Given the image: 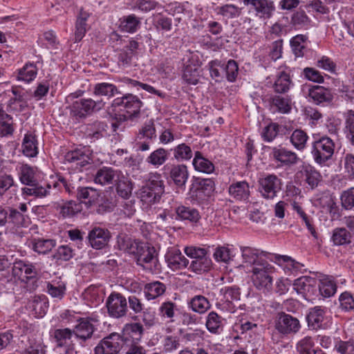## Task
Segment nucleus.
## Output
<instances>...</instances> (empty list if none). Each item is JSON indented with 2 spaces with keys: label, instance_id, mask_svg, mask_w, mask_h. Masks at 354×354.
I'll use <instances>...</instances> for the list:
<instances>
[{
  "label": "nucleus",
  "instance_id": "obj_51",
  "mask_svg": "<svg viewBox=\"0 0 354 354\" xmlns=\"http://www.w3.org/2000/svg\"><path fill=\"white\" fill-rule=\"evenodd\" d=\"M14 131L12 118L3 112L0 111V133L2 136H8Z\"/></svg>",
  "mask_w": 354,
  "mask_h": 354
},
{
  "label": "nucleus",
  "instance_id": "obj_8",
  "mask_svg": "<svg viewBox=\"0 0 354 354\" xmlns=\"http://www.w3.org/2000/svg\"><path fill=\"white\" fill-rule=\"evenodd\" d=\"M274 328L282 335H289L297 333L301 328V324L296 317L281 313L278 314L274 320Z\"/></svg>",
  "mask_w": 354,
  "mask_h": 354
},
{
  "label": "nucleus",
  "instance_id": "obj_29",
  "mask_svg": "<svg viewBox=\"0 0 354 354\" xmlns=\"http://www.w3.org/2000/svg\"><path fill=\"white\" fill-rule=\"evenodd\" d=\"M38 68L36 64L28 62L18 70L17 79L19 81L29 84L36 78Z\"/></svg>",
  "mask_w": 354,
  "mask_h": 354
},
{
  "label": "nucleus",
  "instance_id": "obj_49",
  "mask_svg": "<svg viewBox=\"0 0 354 354\" xmlns=\"http://www.w3.org/2000/svg\"><path fill=\"white\" fill-rule=\"evenodd\" d=\"M189 306L193 311L202 314L209 308L210 304L204 296L196 295L191 299Z\"/></svg>",
  "mask_w": 354,
  "mask_h": 354
},
{
  "label": "nucleus",
  "instance_id": "obj_27",
  "mask_svg": "<svg viewBox=\"0 0 354 354\" xmlns=\"http://www.w3.org/2000/svg\"><path fill=\"white\" fill-rule=\"evenodd\" d=\"M175 218L196 223L201 219V215L197 209L193 207L181 205L176 208Z\"/></svg>",
  "mask_w": 354,
  "mask_h": 354
},
{
  "label": "nucleus",
  "instance_id": "obj_43",
  "mask_svg": "<svg viewBox=\"0 0 354 354\" xmlns=\"http://www.w3.org/2000/svg\"><path fill=\"white\" fill-rule=\"evenodd\" d=\"M337 286L330 277H324L320 280L319 291L324 297H330L336 292Z\"/></svg>",
  "mask_w": 354,
  "mask_h": 354
},
{
  "label": "nucleus",
  "instance_id": "obj_37",
  "mask_svg": "<svg viewBox=\"0 0 354 354\" xmlns=\"http://www.w3.org/2000/svg\"><path fill=\"white\" fill-rule=\"evenodd\" d=\"M166 290L165 285L160 281H153L145 286V295L148 300L154 299L162 295Z\"/></svg>",
  "mask_w": 354,
  "mask_h": 354
},
{
  "label": "nucleus",
  "instance_id": "obj_52",
  "mask_svg": "<svg viewBox=\"0 0 354 354\" xmlns=\"http://www.w3.org/2000/svg\"><path fill=\"white\" fill-rule=\"evenodd\" d=\"M145 186H149L154 192L160 194L164 192V182L161 175L158 172H152L149 174L147 182Z\"/></svg>",
  "mask_w": 354,
  "mask_h": 354
},
{
  "label": "nucleus",
  "instance_id": "obj_31",
  "mask_svg": "<svg viewBox=\"0 0 354 354\" xmlns=\"http://www.w3.org/2000/svg\"><path fill=\"white\" fill-rule=\"evenodd\" d=\"M187 167L184 165H173L170 170V178L178 187L184 186L188 179Z\"/></svg>",
  "mask_w": 354,
  "mask_h": 354
},
{
  "label": "nucleus",
  "instance_id": "obj_19",
  "mask_svg": "<svg viewBox=\"0 0 354 354\" xmlns=\"http://www.w3.org/2000/svg\"><path fill=\"white\" fill-rule=\"evenodd\" d=\"M142 334L143 327L140 324H127L123 327L120 335L121 340L125 343L138 344L140 341Z\"/></svg>",
  "mask_w": 354,
  "mask_h": 354
},
{
  "label": "nucleus",
  "instance_id": "obj_58",
  "mask_svg": "<svg viewBox=\"0 0 354 354\" xmlns=\"http://www.w3.org/2000/svg\"><path fill=\"white\" fill-rule=\"evenodd\" d=\"M55 241L53 239H38L35 241L33 250L39 254H46L55 246Z\"/></svg>",
  "mask_w": 354,
  "mask_h": 354
},
{
  "label": "nucleus",
  "instance_id": "obj_56",
  "mask_svg": "<svg viewBox=\"0 0 354 354\" xmlns=\"http://www.w3.org/2000/svg\"><path fill=\"white\" fill-rule=\"evenodd\" d=\"M211 77L216 82L221 81L224 77V64L215 59L208 63Z\"/></svg>",
  "mask_w": 354,
  "mask_h": 354
},
{
  "label": "nucleus",
  "instance_id": "obj_1",
  "mask_svg": "<svg viewBox=\"0 0 354 354\" xmlns=\"http://www.w3.org/2000/svg\"><path fill=\"white\" fill-rule=\"evenodd\" d=\"M129 252L134 254L137 263L150 272L158 270V261L155 249L145 243L133 241L129 247Z\"/></svg>",
  "mask_w": 354,
  "mask_h": 354
},
{
  "label": "nucleus",
  "instance_id": "obj_59",
  "mask_svg": "<svg viewBox=\"0 0 354 354\" xmlns=\"http://www.w3.org/2000/svg\"><path fill=\"white\" fill-rule=\"evenodd\" d=\"M218 14L226 19L239 17L241 14V8L233 4H226L218 8Z\"/></svg>",
  "mask_w": 354,
  "mask_h": 354
},
{
  "label": "nucleus",
  "instance_id": "obj_18",
  "mask_svg": "<svg viewBox=\"0 0 354 354\" xmlns=\"http://www.w3.org/2000/svg\"><path fill=\"white\" fill-rule=\"evenodd\" d=\"M299 174L302 180L311 189L316 188L322 180L319 171L310 165L304 164Z\"/></svg>",
  "mask_w": 354,
  "mask_h": 354
},
{
  "label": "nucleus",
  "instance_id": "obj_48",
  "mask_svg": "<svg viewBox=\"0 0 354 354\" xmlns=\"http://www.w3.org/2000/svg\"><path fill=\"white\" fill-rule=\"evenodd\" d=\"M160 194L154 192V190L149 188V186H143L140 193L141 201L146 204L147 206L156 203L160 198Z\"/></svg>",
  "mask_w": 354,
  "mask_h": 354
},
{
  "label": "nucleus",
  "instance_id": "obj_23",
  "mask_svg": "<svg viewBox=\"0 0 354 354\" xmlns=\"http://www.w3.org/2000/svg\"><path fill=\"white\" fill-rule=\"evenodd\" d=\"M78 322L79 323L73 330V335H75L77 339L85 342L86 339L91 337L94 331L93 326L91 322L86 318H80Z\"/></svg>",
  "mask_w": 354,
  "mask_h": 354
},
{
  "label": "nucleus",
  "instance_id": "obj_14",
  "mask_svg": "<svg viewBox=\"0 0 354 354\" xmlns=\"http://www.w3.org/2000/svg\"><path fill=\"white\" fill-rule=\"evenodd\" d=\"M269 259L281 267L287 274H296L304 267L303 264L287 255L272 254Z\"/></svg>",
  "mask_w": 354,
  "mask_h": 354
},
{
  "label": "nucleus",
  "instance_id": "obj_40",
  "mask_svg": "<svg viewBox=\"0 0 354 354\" xmlns=\"http://www.w3.org/2000/svg\"><path fill=\"white\" fill-rule=\"evenodd\" d=\"M168 159V153L163 148H158L150 153L147 158L146 162L158 168L162 165Z\"/></svg>",
  "mask_w": 354,
  "mask_h": 354
},
{
  "label": "nucleus",
  "instance_id": "obj_4",
  "mask_svg": "<svg viewBox=\"0 0 354 354\" xmlns=\"http://www.w3.org/2000/svg\"><path fill=\"white\" fill-rule=\"evenodd\" d=\"M243 3L249 7L250 12L264 22L270 19L275 11L274 3L270 0H243Z\"/></svg>",
  "mask_w": 354,
  "mask_h": 354
},
{
  "label": "nucleus",
  "instance_id": "obj_33",
  "mask_svg": "<svg viewBox=\"0 0 354 354\" xmlns=\"http://www.w3.org/2000/svg\"><path fill=\"white\" fill-rule=\"evenodd\" d=\"M270 107L274 111L288 113L292 109L291 100L288 97L274 95L270 99Z\"/></svg>",
  "mask_w": 354,
  "mask_h": 354
},
{
  "label": "nucleus",
  "instance_id": "obj_41",
  "mask_svg": "<svg viewBox=\"0 0 354 354\" xmlns=\"http://www.w3.org/2000/svg\"><path fill=\"white\" fill-rule=\"evenodd\" d=\"M73 335V330L67 328L56 329L53 333L57 346L59 347L69 346Z\"/></svg>",
  "mask_w": 354,
  "mask_h": 354
},
{
  "label": "nucleus",
  "instance_id": "obj_35",
  "mask_svg": "<svg viewBox=\"0 0 354 354\" xmlns=\"http://www.w3.org/2000/svg\"><path fill=\"white\" fill-rule=\"evenodd\" d=\"M351 232L345 227H336L333 230L330 238L335 245H345L351 243Z\"/></svg>",
  "mask_w": 354,
  "mask_h": 354
},
{
  "label": "nucleus",
  "instance_id": "obj_32",
  "mask_svg": "<svg viewBox=\"0 0 354 354\" xmlns=\"http://www.w3.org/2000/svg\"><path fill=\"white\" fill-rule=\"evenodd\" d=\"M294 84L290 79V75L284 71L279 72L277 75L273 88L276 93H287Z\"/></svg>",
  "mask_w": 354,
  "mask_h": 354
},
{
  "label": "nucleus",
  "instance_id": "obj_57",
  "mask_svg": "<svg viewBox=\"0 0 354 354\" xmlns=\"http://www.w3.org/2000/svg\"><path fill=\"white\" fill-rule=\"evenodd\" d=\"M176 305L171 301L163 302L159 307V315L163 319H168L169 322H174Z\"/></svg>",
  "mask_w": 354,
  "mask_h": 354
},
{
  "label": "nucleus",
  "instance_id": "obj_62",
  "mask_svg": "<svg viewBox=\"0 0 354 354\" xmlns=\"http://www.w3.org/2000/svg\"><path fill=\"white\" fill-rule=\"evenodd\" d=\"M21 270L24 273L25 282L30 279L35 277L37 275V270L34 266L31 264H26L22 261L15 263V272Z\"/></svg>",
  "mask_w": 354,
  "mask_h": 354
},
{
  "label": "nucleus",
  "instance_id": "obj_22",
  "mask_svg": "<svg viewBox=\"0 0 354 354\" xmlns=\"http://www.w3.org/2000/svg\"><path fill=\"white\" fill-rule=\"evenodd\" d=\"M308 96L309 101H311L317 104L324 102H330L333 100V95L331 92L321 86H313L308 88Z\"/></svg>",
  "mask_w": 354,
  "mask_h": 354
},
{
  "label": "nucleus",
  "instance_id": "obj_6",
  "mask_svg": "<svg viewBox=\"0 0 354 354\" xmlns=\"http://www.w3.org/2000/svg\"><path fill=\"white\" fill-rule=\"evenodd\" d=\"M142 105L141 100L136 95L127 94L121 97L115 98L113 102L114 107H119L120 110L124 111L128 114L127 118L137 115Z\"/></svg>",
  "mask_w": 354,
  "mask_h": 354
},
{
  "label": "nucleus",
  "instance_id": "obj_26",
  "mask_svg": "<svg viewBox=\"0 0 354 354\" xmlns=\"http://www.w3.org/2000/svg\"><path fill=\"white\" fill-rule=\"evenodd\" d=\"M325 311L320 306H315L309 310L307 315V322L313 329L324 327Z\"/></svg>",
  "mask_w": 354,
  "mask_h": 354
},
{
  "label": "nucleus",
  "instance_id": "obj_13",
  "mask_svg": "<svg viewBox=\"0 0 354 354\" xmlns=\"http://www.w3.org/2000/svg\"><path fill=\"white\" fill-rule=\"evenodd\" d=\"M294 289L307 300L312 299L317 292V280L311 277H301L295 281Z\"/></svg>",
  "mask_w": 354,
  "mask_h": 354
},
{
  "label": "nucleus",
  "instance_id": "obj_55",
  "mask_svg": "<svg viewBox=\"0 0 354 354\" xmlns=\"http://www.w3.org/2000/svg\"><path fill=\"white\" fill-rule=\"evenodd\" d=\"M183 63L184 67L200 68L201 61L199 52L187 50L183 58Z\"/></svg>",
  "mask_w": 354,
  "mask_h": 354
},
{
  "label": "nucleus",
  "instance_id": "obj_60",
  "mask_svg": "<svg viewBox=\"0 0 354 354\" xmlns=\"http://www.w3.org/2000/svg\"><path fill=\"white\" fill-rule=\"evenodd\" d=\"M292 24L299 28L308 29L310 26V19L304 11H297L292 17Z\"/></svg>",
  "mask_w": 354,
  "mask_h": 354
},
{
  "label": "nucleus",
  "instance_id": "obj_2",
  "mask_svg": "<svg viewBox=\"0 0 354 354\" xmlns=\"http://www.w3.org/2000/svg\"><path fill=\"white\" fill-rule=\"evenodd\" d=\"M273 266L267 261L260 262L253 266L250 271L254 287L263 292H269L272 286V278L270 274L273 272Z\"/></svg>",
  "mask_w": 354,
  "mask_h": 354
},
{
  "label": "nucleus",
  "instance_id": "obj_21",
  "mask_svg": "<svg viewBox=\"0 0 354 354\" xmlns=\"http://www.w3.org/2000/svg\"><path fill=\"white\" fill-rule=\"evenodd\" d=\"M228 193L236 201H246L250 195V185L245 180L233 183L228 187Z\"/></svg>",
  "mask_w": 354,
  "mask_h": 354
},
{
  "label": "nucleus",
  "instance_id": "obj_46",
  "mask_svg": "<svg viewBox=\"0 0 354 354\" xmlns=\"http://www.w3.org/2000/svg\"><path fill=\"white\" fill-rule=\"evenodd\" d=\"M308 140L307 133L301 129L295 130L290 137L291 144L296 149L299 151L306 148Z\"/></svg>",
  "mask_w": 354,
  "mask_h": 354
},
{
  "label": "nucleus",
  "instance_id": "obj_7",
  "mask_svg": "<svg viewBox=\"0 0 354 354\" xmlns=\"http://www.w3.org/2000/svg\"><path fill=\"white\" fill-rule=\"evenodd\" d=\"M281 189V179L276 175L269 174L259 180V192L266 199H273Z\"/></svg>",
  "mask_w": 354,
  "mask_h": 354
},
{
  "label": "nucleus",
  "instance_id": "obj_12",
  "mask_svg": "<svg viewBox=\"0 0 354 354\" xmlns=\"http://www.w3.org/2000/svg\"><path fill=\"white\" fill-rule=\"evenodd\" d=\"M270 157L281 167L296 164L299 160L295 152L281 146L273 147Z\"/></svg>",
  "mask_w": 354,
  "mask_h": 354
},
{
  "label": "nucleus",
  "instance_id": "obj_38",
  "mask_svg": "<svg viewBox=\"0 0 354 354\" xmlns=\"http://www.w3.org/2000/svg\"><path fill=\"white\" fill-rule=\"evenodd\" d=\"M290 46L296 57H303L308 47L307 37L303 35H297L290 39Z\"/></svg>",
  "mask_w": 354,
  "mask_h": 354
},
{
  "label": "nucleus",
  "instance_id": "obj_64",
  "mask_svg": "<svg viewBox=\"0 0 354 354\" xmlns=\"http://www.w3.org/2000/svg\"><path fill=\"white\" fill-rule=\"evenodd\" d=\"M335 350L339 354H354V339L336 342Z\"/></svg>",
  "mask_w": 354,
  "mask_h": 354
},
{
  "label": "nucleus",
  "instance_id": "obj_50",
  "mask_svg": "<svg viewBox=\"0 0 354 354\" xmlns=\"http://www.w3.org/2000/svg\"><path fill=\"white\" fill-rule=\"evenodd\" d=\"M174 157L178 161H185L190 160L193 156L191 147L185 143H182L174 149Z\"/></svg>",
  "mask_w": 354,
  "mask_h": 354
},
{
  "label": "nucleus",
  "instance_id": "obj_34",
  "mask_svg": "<svg viewBox=\"0 0 354 354\" xmlns=\"http://www.w3.org/2000/svg\"><path fill=\"white\" fill-rule=\"evenodd\" d=\"M116 190L118 194L124 198H128L132 192L133 185L128 177L125 176L121 171L115 179Z\"/></svg>",
  "mask_w": 354,
  "mask_h": 354
},
{
  "label": "nucleus",
  "instance_id": "obj_30",
  "mask_svg": "<svg viewBox=\"0 0 354 354\" xmlns=\"http://www.w3.org/2000/svg\"><path fill=\"white\" fill-rule=\"evenodd\" d=\"M192 165L195 170L205 173L212 174L214 171V164L207 158H205L200 151H196Z\"/></svg>",
  "mask_w": 354,
  "mask_h": 354
},
{
  "label": "nucleus",
  "instance_id": "obj_16",
  "mask_svg": "<svg viewBox=\"0 0 354 354\" xmlns=\"http://www.w3.org/2000/svg\"><path fill=\"white\" fill-rule=\"evenodd\" d=\"M241 251L243 258V263L246 266H250V269L256 264L260 262H266L263 257L269 259L271 254H268L264 251H261L257 248L243 246L241 247Z\"/></svg>",
  "mask_w": 354,
  "mask_h": 354
},
{
  "label": "nucleus",
  "instance_id": "obj_44",
  "mask_svg": "<svg viewBox=\"0 0 354 354\" xmlns=\"http://www.w3.org/2000/svg\"><path fill=\"white\" fill-rule=\"evenodd\" d=\"M212 266V260L207 256L192 261L189 269L195 273L207 272Z\"/></svg>",
  "mask_w": 354,
  "mask_h": 354
},
{
  "label": "nucleus",
  "instance_id": "obj_61",
  "mask_svg": "<svg viewBox=\"0 0 354 354\" xmlns=\"http://www.w3.org/2000/svg\"><path fill=\"white\" fill-rule=\"evenodd\" d=\"M281 127L277 123H270L267 125L261 132L264 141L272 142L278 135Z\"/></svg>",
  "mask_w": 354,
  "mask_h": 354
},
{
  "label": "nucleus",
  "instance_id": "obj_47",
  "mask_svg": "<svg viewBox=\"0 0 354 354\" xmlns=\"http://www.w3.org/2000/svg\"><path fill=\"white\" fill-rule=\"evenodd\" d=\"M118 93L117 87L114 84L107 82L96 84L93 88V94L95 95H103L111 97L115 93Z\"/></svg>",
  "mask_w": 354,
  "mask_h": 354
},
{
  "label": "nucleus",
  "instance_id": "obj_42",
  "mask_svg": "<svg viewBox=\"0 0 354 354\" xmlns=\"http://www.w3.org/2000/svg\"><path fill=\"white\" fill-rule=\"evenodd\" d=\"M60 214L64 217H71L80 212L82 206L80 203L74 201H68L59 204Z\"/></svg>",
  "mask_w": 354,
  "mask_h": 354
},
{
  "label": "nucleus",
  "instance_id": "obj_17",
  "mask_svg": "<svg viewBox=\"0 0 354 354\" xmlns=\"http://www.w3.org/2000/svg\"><path fill=\"white\" fill-rule=\"evenodd\" d=\"M110 239L109 231L100 227L93 228L88 235L90 245L96 250H100L106 246Z\"/></svg>",
  "mask_w": 354,
  "mask_h": 354
},
{
  "label": "nucleus",
  "instance_id": "obj_3",
  "mask_svg": "<svg viewBox=\"0 0 354 354\" xmlns=\"http://www.w3.org/2000/svg\"><path fill=\"white\" fill-rule=\"evenodd\" d=\"M91 151L86 147H82L70 150L64 156V163L69 164L72 167L78 171L91 163Z\"/></svg>",
  "mask_w": 354,
  "mask_h": 354
},
{
  "label": "nucleus",
  "instance_id": "obj_54",
  "mask_svg": "<svg viewBox=\"0 0 354 354\" xmlns=\"http://www.w3.org/2000/svg\"><path fill=\"white\" fill-rule=\"evenodd\" d=\"M201 76L200 68L184 67L183 80L188 84L196 85Z\"/></svg>",
  "mask_w": 354,
  "mask_h": 354
},
{
  "label": "nucleus",
  "instance_id": "obj_5",
  "mask_svg": "<svg viewBox=\"0 0 354 354\" xmlns=\"http://www.w3.org/2000/svg\"><path fill=\"white\" fill-rule=\"evenodd\" d=\"M334 147L333 140L327 136H323L315 141L312 149L315 161L320 165L324 163L333 156Z\"/></svg>",
  "mask_w": 354,
  "mask_h": 354
},
{
  "label": "nucleus",
  "instance_id": "obj_11",
  "mask_svg": "<svg viewBox=\"0 0 354 354\" xmlns=\"http://www.w3.org/2000/svg\"><path fill=\"white\" fill-rule=\"evenodd\" d=\"M121 337L112 333L102 339L94 349L95 354H116L121 348Z\"/></svg>",
  "mask_w": 354,
  "mask_h": 354
},
{
  "label": "nucleus",
  "instance_id": "obj_28",
  "mask_svg": "<svg viewBox=\"0 0 354 354\" xmlns=\"http://www.w3.org/2000/svg\"><path fill=\"white\" fill-rule=\"evenodd\" d=\"M20 182L26 185L32 186L36 183L35 170L26 164H19L16 168Z\"/></svg>",
  "mask_w": 354,
  "mask_h": 354
},
{
  "label": "nucleus",
  "instance_id": "obj_15",
  "mask_svg": "<svg viewBox=\"0 0 354 354\" xmlns=\"http://www.w3.org/2000/svg\"><path fill=\"white\" fill-rule=\"evenodd\" d=\"M165 257L167 266L173 271L185 269L189 265V260L176 247L168 248Z\"/></svg>",
  "mask_w": 354,
  "mask_h": 354
},
{
  "label": "nucleus",
  "instance_id": "obj_10",
  "mask_svg": "<svg viewBox=\"0 0 354 354\" xmlns=\"http://www.w3.org/2000/svg\"><path fill=\"white\" fill-rule=\"evenodd\" d=\"M106 305L108 313L112 317L120 318L127 313V299L120 293H111L106 299Z\"/></svg>",
  "mask_w": 354,
  "mask_h": 354
},
{
  "label": "nucleus",
  "instance_id": "obj_25",
  "mask_svg": "<svg viewBox=\"0 0 354 354\" xmlns=\"http://www.w3.org/2000/svg\"><path fill=\"white\" fill-rule=\"evenodd\" d=\"M120 171L114 170L111 167H103L99 169L95 175L94 181L95 183L105 185L115 182V179L120 175Z\"/></svg>",
  "mask_w": 354,
  "mask_h": 354
},
{
  "label": "nucleus",
  "instance_id": "obj_24",
  "mask_svg": "<svg viewBox=\"0 0 354 354\" xmlns=\"http://www.w3.org/2000/svg\"><path fill=\"white\" fill-rule=\"evenodd\" d=\"M140 25L141 19L134 14L123 16L119 19V28L123 32L134 33Z\"/></svg>",
  "mask_w": 354,
  "mask_h": 354
},
{
  "label": "nucleus",
  "instance_id": "obj_9",
  "mask_svg": "<svg viewBox=\"0 0 354 354\" xmlns=\"http://www.w3.org/2000/svg\"><path fill=\"white\" fill-rule=\"evenodd\" d=\"M102 101L95 102L93 100L81 99L74 102L71 107V115L76 118H85L89 115L97 106L100 109L103 106Z\"/></svg>",
  "mask_w": 354,
  "mask_h": 354
},
{
  "label": "nucleus",
  "instance_id": "obj_63",
  "mask_svg": "<svg viewBox=\"0 0 354 354\" xmlns=\"http://www.w3.org/2000/svg\"><path fill=\"white\" fill-rule=\"evenodd\" d=\"M220 293L226 301L232 302L240 299L239 288L234 286H225L221 288Z\"/></svg>",
  "mask_w": 354,
  "mask_h": 354
},
{
  "label": "nucleus",
  "instance_id": "obj_53",
  "mask_svg": "<svg viewBox=\"0 0 354 354\" xmlns=\"http://www.w3.org/2000/svg\"><path fill=\"white\" fill-rule=\"evenodd\" d=\"M83 297L90 306H96L102 301V297L99 295V288L94 286L88 287L84 290Z\"/></svg>",
  "mask_w": 354,
  "mask_h": 354
},
{
  "label": "nucleus",
  "instance_id": "obj_36",
  "mask_svg": "<svg viewBox=\"0 0 354 354\" xmlns=\"http://www.w3.org/2000/svg\"><path fill=\"white\" fill-rule=\"evenodd\" d=\"M207 329L214 334H219L223 330V319L215 312H210L206 318Z\"/></svg>",
  "mask_w": 354,
  "mask_h": 354
},
{
  "label": "nucleus",
  "instance_id": "obj_45",
  "mask_svg": "<svg viewBox=\"0 0 354 354\" xmlns=\"http://www.w3.org/2000/svg\"><path fill=\"white\" fill-rule=\"evenodd\" d=\"M235 255L232 245L218 246L213 254L214 258L218 262L227 263Z\"/></svg>",
  "mask_w": 354,
  "mask_h": 354
},
{
  "label": "nucleus",
  "instance_id": "obj_20",
  "mask_svg": "<svg viewBox=\"0 0 354 354\" xmlns=\"http://www.w3.org/2000/svg\"><path fill=\"white\" fill-rule=\"evenodd\" d=\"M102 193L99 190L90 187H81L78 189L77 197L88 207L100 205L102 199Z\"/></svg>",
  "mask_w": 354,
  "mask_h": 354
},
{
  "label": "nucleus",
  "instance_id": "obj_39",
  "mask_svg": "<svg viewBox=\"0 0 354 354\" xmlns=\"http://www.w3.org/2000/svg\"><path fill=\"white\" fill-rule=\"evenodd\" d=\"M22 151L28 157H35L38 153L37 142L35 136L25 134L22 142Z\"/></svg>",
  "mask_w": 354,
  "mask_h": 354
}]
</instances>
